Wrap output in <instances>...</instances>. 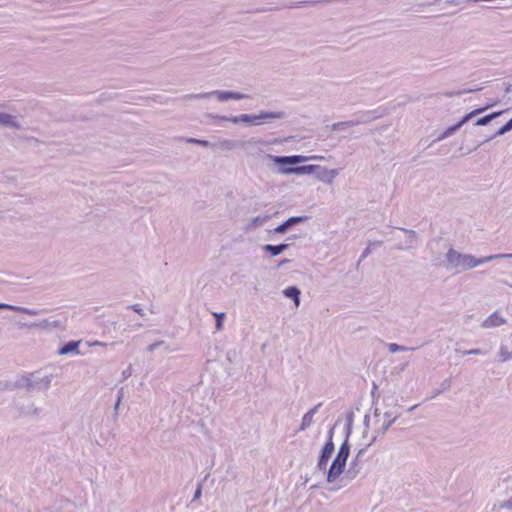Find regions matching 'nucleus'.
I'll return each instance as SVG.
<instances>
[{"label": "nucleus", "instance_id": "a878e982", "mask_svg": "<svg viewBox=\"0 0 512 512\" xmlns=\"http://www.w3.org/2000/svg\"><path fill=\"white\" fill-rule=\"evenodd\" d=\"M15 388H26L28 391H31V374L27 376H22L16 380L14 384Z\"/></svg>", "mask_w": 512, "mask_h": 512}, {"label": "nucleus", "instance_id": "f03ea898", "mask_svg": "<svg viewBox=\"0 0 512 512\" xmlns=\"http://www.w3.org/2000/svg\"><path fill=\"white\" fill-rule=\"evenodd\" d=\"M491 261H493V257L490 255L477 258L471 254L460 253L453 248H450L446 253L447 269L466 271Z\"/></svg>", "mask_w": 512, "mask_h": 512}, {"label": "nucleus", "instance_id": "a18cd8bd", "mask_svg": "<svg viewBox=\"0 0 512 512\" xmlns=\"http://www.w3.org/2000/svg\"><path fill=\"white\" fill-rule=\"evenodd\" d=\"M395 402H396V400L393 397L384 398V403L386 406H391V405L397 406V404Z\"/></svg>", "mask_w": 512, "mask_h": 512}, {"label": "nucleus", "instance_id": "5fc2aeb1", "mask_svg": "<svg viewBox=\"0 0 512 512\" xmlns=\"http://www.w3.org/2000/svg\"><path fill=\"white\" fill-rule=\"evenodd\" d=\"M442 393V391L440 389L436 390L433 392V395L431 396V398H435L437 397L438 395H440Z\"/></svg>", "mask_w": 512, "mask_h": 512}, {"label": "nucleus", "instance_id": "ddd939ff", "mask_svg": "<svg viewBox=\"0 0 512 512\" xmlns=\"http://www.w3.org/2000/svg\"><path fill=\"white\" fill-rule=\"evenodd\" d=\"M322 406V403H318L316 406H314L312 409H310L308 412H306L301 421V425L299 427L300 431L306 430L308 427H310L313 423V416L317 413L319 408Z\"/></svg>", "mask_w": 512, "mask_h": 512}, {"label": "nucleus", "instance_id": "2eb2a0df", "mask_svg": "<svg viewBox=\"0 0 512 512\" xmlns=\"http://www.w3.org/2000/svg\"><path fill=\"white\" fill-rule=\"evenodd\" d=\"M287 114L284 111H260L258 114V121H271L274 119H284Z\"/></svg>", "mask_w": 512, "mask_h": 512}, {"label": "nucleus", "instance_id": "ea45409f", "mask_svg": "<svg viewBox=\"0 0 512 512\" xmlns=\"http://www.w3.org/2000/svg\"><path fill=\"white\" fill-rule=\"evenodd\" d=\"M245 98H247V95L240 92L231 91V100H242Z\"/></svg>", "mask_w": 512, "mask_h": 512}, {"label": "nucleus", "instance_id": "f704fd0d", "mask_svg": "<svg viewBox=\"0 0 512 512\" xmlns=\"http://www.w3.org/2000/svg\"><path fill=\"white\" fill-rule=\"evenodd\" d=\"M39 326L43 327V328H48V327L58 328V327H61V322L59 320L50 321L48 319H45L40 322Z\"/></svg>", "mask_w": 512, "mask_h": 512}, {"label": "nucleus", "instance_id": "aec40b11", "mask_svg": "<svg viewBox=\"0 0 512 512\" xmlns=\"http://www.w3.org/2000/svg\"><path fill=\"white\" fill-rule=\"evenodd\" d=\"M271 218V215L264 214V215H258L254 218H252L249 223L246 225V230L251 231L258 227L263 226L269 219Z\"/></svg>", "mask_w": 512, "mask_h": 512}, {"label": "nucleus", "instance_id": "2f4dec72", "mask_svg": "<svg viewBox=\"0 0 512 512\" xmlns=\"http://www.w3.org/2000/svg\"><path fill=\"white\" fill-rule=\"evenodd\" d=\"M321 2L322 1H320V0L300 1V2L293 3V4L289 5L288 7L289 8H301V7H306V6H313V5H316Z\"/></svg>", "mask_w": 512, "mask_h": 512}, {"label": "nucleus", "instance_id": "09e8293b", "mask_svg": "<svg viewBox=\"0 0 512 512\" xmlns=\"http://www.w3.org/2000/svg\"><path fill=\"white\" fill-rule=\"evenodd\" d=\"M369 421H370V416L369 415H365L364 417V420H363V424L366 428L369 427Z\"/></svg>", "mask_w": 512, "mask_h": 512}, {"label": "nucleus", "instance_id": "7c9ffc66", "mask_svg": "<svg viewBox=\"0 0 512 512\" xmlns=\"http://www.w3.org/2000/svg\"><path fill=\"white\" fill-rule=\"evenodd\" d=\"M213 316L215 317V328L217 331H220L223 329V323L225 319V313L223 312H215L213 313Z\"/></svg>", "mask_w": 512, "mask_h": 512}, {"label": "nucleus", "instance_id": "79ce46f5", "mask_svg": "<svg viewBox=\"0 0 512 512\" xmlns=\"http://www.w3.org/2000/svg\"><path fill=\"white\" fill-rule=\"evenodd\" d=\"M372 252V247L368 244V246L363 250L362 254L360 255L359 262L364 260L370 253Z\"/></svg>", "mask_w": 512, "mask_h": 512}, {"label": "nucleus", "instance_id": "864d4df0", "mask_svg": "<svg viewBox=\"0 0 512 512\" xmlns=\"http://www.w3.org/2000/svg\"><path fill=\"white\" fill-rule=\"evenodd\" d=\"M505 85H506V86H505V92H506V93L511 92V91H512V84L507 83V84H505Z\"/></svg>", "mask_w": 512, "mask_h": 512}, {"label": "nucleus", "instance_id": "4be33fe9", "mask_svg": "<svg viewBox=\"0 0 512 512\" xmlns=\"http://www.w3.org/2000/svg\"><path fill=\"white\" fill-rule=\"evenodd\" d=\"M283 295L286 298H289L294 301L296 306H299L300 304V295L301 291L296 286H288L283 290Z\"/></svg>", "mask_w": 512, "mask_h": 512}, {"label": "nucleus", "instance_id": "b1692460", "mask_svg": "<svg viewBox=\"0 0 512 512\" xmlns=\"http://www.w3.org/2000/svg\"><path fill=\"white\" fill-rule=\"evenodd\" d=\"M502 113H503V111H496V112H492L490 114H487V115H485L483 117H480V118H478L476 120L475 125H477V126L488 125L492 120H494L497 117H499Z\"/></svg>", "mask_w": 512, "mask_h": 512}, {"label": "nucleus", "instance_id": "a211bd4d", "mask_svg": "<svg viewBox=\"0 0 512 512\" xmlns=\"http://www.w3.org/2000/svg\"><path fill=\"white\" fill-rule=\"evenodd\" d=\"M407 234V239L405 240L404 244H400L397 246V249L399 250H405V249H411L415 246V243L417 241V234L414 230H408V229H401Z\"/></svg>", "mask_w": 512, "mask_h": 512}, {"label": "nucleus", "instance_id": "c85d7f7f", "mask_svg": "<svg viewBox=\"0 0 512 512\" xmlns=\"http://www.w3.org/2000/svg\"><path fill=\"white\" fill-rule=\"evenodd\" d=\"M511 359H512V352H510L505 345H501L500 350H499V361L506 362Z\"/></svg>", "mask_w": 512, "mask_h": 512}, {"label": "nucleus", "instance_id": "473e14b6", "mask_svg": "<svg viewBox=\"0 0 512 512\" xmlns=\"http://www.w3.org/2000/svg\"><path fill=\"white\" fill-rule=\"evenodd\" d=\"M388 350L391 353H396V352H404V351H408V350H414V348H408V347L399 345L397 343H390V344H388Z\"/></svg>", "mask_w": 512, "mask_h": 512}, {"label": "nucleus", "instance_id": "13d9d810", "mask_svg": "<svg viewBox=\"0 0 512 512\" xmlns=\"http://www.w3.org/2000/svg\"><path fill=\"white\" fill-rule=\"evenodd\" d=\"M380 415V410L378 408H375L374 410V416H379Z\"/></svg>", "mask_w": 512, "mask_h": 512}, {"label": "nucleus", "instance_id": "e433bc0d", "mask_svg": "<svg viewBox=\"0 0 512 512\" xmlns=\"http://www.w3.org/2000/svg\"><path fill=\"white\" fill-rule=\"evenodd\" d=\"M187 142L188 143H194V144H198L200 146H203V147H209V148H212V142L208 141V140H204V139H197V138H188L187 139Z\"/></svg>", "mask_w": 512, "mask_h": 512}, {"label": "nucleus", "instance_id": "20e7f679", "mask_svg": "<svg viewBox=\"0 0 512 512\" xmlns=\"http://www.w3.org/2000/svg\"><path fill=\"white\" fill-rule=\"evenodd\" d=\"M487 107H484V108H477L469 113H467L466 115H464L457 123H455L454 125L452 126H449L447 127L437 138V140H443V139H446L450 136H452L453 134H455L463 125H465L466 123H468L472 118H474L476 115L482 113L483 111H485Z\"/></svg>", "mask_w": 512, "mask_h": 512}, {"label": "nucleus", "instance_id": "052dcab7", "mask_svg": "<svg viewBox=\"0 0 512 512\" xmlns=\"http://www.w3.org/2000/svg\"><path fill=\"white\" fill-rule=\"evenodd\" d=\"M376 438H377V435H375V436L372 438V440L370 441V443H368L367 447H369L370 445H372V443H373V442H375Z\"/></svg>", "mask_w": 512, "mask_h": 512}, {"label": "nucleus", "instance_id": "0eeeda50", "mask_svg": "<svg viewBox=\"0 0 512 512\" xmlns=\"http://www.w3.org/2000/svg\"><path fill=\"white\" fill-rule=\"evenodd\" d=\"M213 96L216 97L218 99V101L225 102V101L231 100V91L214 90L211 92L191 94V95H188L187 98L204 99V98H210Z\"/></svg>", "mask_w": 512, "mask_h": 512}, {"label": "nucleus", "instance_id": "9d476101", "mask_svg": "<svg viewBox=\"0 0 512 512\" xmlns=\"http://www.w3.org/2000/svg\"><path fill=\"white\" fill-rule=\"evenodd\" d=\"M338 174V169H327L320 165H317V169L315 170L316 178L327 184H331Z\"/></svg>", "mask_w": 512, "mask_h": 512}, {"label": "nucleus", "instance_id": "39448f33", "mask_svg": "<svg viewBox=\"0 0 512 512\" xmlns=\"http://www.w3.org/2000/svg\"><path fill=\"white\" fill-rule=\"evenodd\" d=\"M335 445L333 441H326L324 446L320 451V455L318 457L316 468L319 471H326L328 462L334 452Z\"/></svg>", "mask_w": 512, "mask_h": 512}, {"label": "nucleus", "instance_id": "6e6d98bb", "mask_svg": "<svg viewBox=\"0 0 512 512\" xmlns=\"http://www.w3.org/2000/svg\"><path fill=\"white\" fill-rule=\"evenodd\" d=\"M478 89H465L462 91V93H470V92H474V91H477ZM458 94H461V92H459Z\"/></svg>", "mask_w": 512, "mask_h": 512}, {"label": "nucleus", "instance_id": "c03bdc74", "mask_svg": "<svg viewBox=\"0 0 512 512\" xmlns=\"http://www.w3.org/2000/svg\"><path fill=\"white\" fill-rule=\"evenodd\" d=\"M132 375V366L129 365L126 369L123 370L122 376L124 379L129 378Z\"/></svg>", "mask_w": 512, "mask_h": 512}, {"label": "nucleus", "instance_id": "423d86ee", "mask_svg": "<svg viewBox=\"0 0 512 512\" xmlns=\"http://www.w3.org/2000/svg\"><path fill=\"white\" fill-rule=\"evenodd\" d=\"M401 416L398 410L389 409L384 413V422L375 432L377 435H384L395 421Z\"/></svg>", "mask_w": 512, "mask_h": 512}, {"label": "nucleus", "instance_id": "a19ab883", "mask_svg": "<svg viewBox=\"0 0 512 512\" xmlns=\"http://www.w3.org/2000/svg\"><path fill=\"white\" fill-rule=\"evenodd\" d=\"M451 387V380L450 379H445L444 381H442V383L440 384V390L442 391V393L444 391H447L449 390Z\"/></svg>", "mask_w": 512, "mask_h": 512}, {"label": "nucleus", "instance_id": "4c0bfd02", "mask_svg": "<svg viewBox=\"0 0 512 512\" xmlns=\"http://www.w3.org/2000/svg\"><path fill=\"white\" fill-rule=\"evenodd\" d=\"M462 353L464 355H486L488 353V351L476 348V349L465 350Z\"/></svg>", "mask_w": 512, "mask_h": 512}, {"label": "nucleus", "instance_id": "6e6552de", "mask_svg": "<svg viewBox=\"0 0 512 512\" xmlns=\"http://www.w3.org/2000/svg\"><path fill=\"white\" fill-rule=\"evenodd\" d=\"M308 220V216H292L274 228L273 232L277 234H285L292 227Z\"/></svg>", "mask_w": 512, "mask_h": 512}, {"label": "nucleus", "instance_id": "c9c22d12", "mask_svg": "<svg viewBox=\"0 0 512 512\" xmlns=\"http://www.w3.org/2000/svg\"><path fill=\"white\" fill-rule=\"evenodd\" d=\"M159 347H164V349L166 351H169V348H168L167 344L165 343V341H162V340L156 341V342L148 345L146 349H147L148 352H153L154 350H156Z\"/></svg>", "mask_w": 512, "mask_h": 512}, {"label": "nucleus", "instance_id": "f257e3e1", "mask_svg": "<svg viewBox=\"0 0 512 512\" xmlns=\"http://www.w3.org/2000/svg\"><path fill=\"white\" fill-rule=\"evenodd\" d=\"M267 158H269L273 163L279 166V173L284 175H307L315 173L317 169V165L308 164V165H300L295 166L299 163L306 162L308 160H322L323 156H304V155H289V156H275L271 154H267Z\"/></svg>", "mask_w": 512, "mask_h": 512}, {"label": "nucleus", "instance_id": "680f3d73", "mask_svg": "<svg viewBox=\"0 0 512 512\" xmlns=\"http://www.w3.org/2000/svg\"><path fill=\"white\" fill-rule=\"evenodd\" d=\"M374 393H376V390H374V389H373V390H372V393H371V394H372V397H374Z\"/></svg>", "mask_w": 512, "mask_h": 512}, {"label": "nucleus", "instance_id": "8fccbe9b", "mask_svg": "<svg viewBox=\"0 0 512 512\" xmlns=\"http://www.w3.org/2000/svg\"><path fill=\"white\" fill-rule=\"evenodd\" d=\"M122 397H123V388L119 389V391L117 393V401L121 402Z\"/></svg>", "mask_w": 512, "mask_h": 512}, {"label": "nucleus", "instance_id": "dca6fc26", "mask_svg": "<svg viewBox=\"0 0 512 512\" xmlns=\"http://www.w3.org/2000/svg\"><path fill=\"white\" fill-rule=\"evenodd\" d=\"M289 246H290V244H288V243H280L277 245L266 244L262 247V249L266 253H268L271 257H276V256L280 255L281 253H283L285 250H287Z\"/></svg>", "mask_w": 512, "mask_h": 512}, {"label": "nucleus", "instance_id": "c756f323", "mask_svg": "<svg viewBox=\"0 0 512 512\" xmlns=\"http://www.w3.org/2000/svg\"><path fill=\"white\" fill-rule=\"evenodd\" d=\"M353 126H354V123L352 122V120L336 122L331 125V130L339 131V130L346 129V128L353 127Z\"/></svg>", "mask_w": 512, "mask_h": 512}, {"label": "nucleus", "instance_id": "cd10ccee", "mask_svg": "<svg viewBox=\"0 0 512 512\" xmlns=\"http://www.w3.org/2000/svg\"><path fill=\"white\" fill-rule=\"evenodd\" d=\"M512 130V118L510 120H508L503 126H501L496 132L495 134L486 139L485 141H489L491 139H493L494 137H497V136H502L504 134H506L507 132L511 131Z\"/></svg>", "mask_w": 512, "mask_h": 512}, {"label": "nucleus", "instance_id": "7ed1b4c3", "mask_svg": "<svg viewBox=\"0 0 512 512\" xmlns=\"http://www.w3.org/2000/svg\"><path fill=\"white\" fill-rule=\"evenodd\" d=\"M351 434V423L347 424L346 436L342 444L340 445L336 457L333 459L329 469L327 470V482H335L339 476L344 472L347 459L350 455V444L349 436Z\"/></svg>", "mask_w": 512, "mask_h": 512}, {"label": "nucleus", "instance_id": "6ab92c4d", "mask_svg": "<svg viewBox=\"0 0 512 512\" xmlns=\"http://www.w3.org/2000/svg\"><path fill=\"white\" fill-rule=\"evenodd\" d=\"M0 310H11V311H16V312L24 313V314H27V315H30V316H35V315L39 314L38 310H34V309L26 308V307H21V306H14V305H11V304H6V303H0Z\"/></svg>", "mask_w": 512, "mask_h": 512}, {"label": "nucleus", "instance_id": "49530a36", "mask_svg": "<svg viewBox=\"0 0 512 512\" xmlns=\"http://www.w3.org/2000/svg\"><path fill=\"white\" fill-rule=\"evenodd\" d=\"M201 493H202V486H201V484H199L194 492L193 500L200 498Z\"/></svg>", "mask_w": 512, "mask_h": 512}, {"label": "nucleus", "instance_id": "4d7b16f0", "mask_svg": "<svg viewBox=\"0 0 512 512\" xmlns=\"http://www.w3.org/2000/svg\"><path fill=\"white\" fill-rule=\"evenodd\" d=\"M119 405H120V402L116 401L115 406H114V410L116 413L118 411Z\"/></svg>", "mask_w": 512, "mask_h": 512}, {"label": "nucleus", "instance_id": "1a4fd4ad", "mask_svg": "<svg viewBox=\"0 0 512 512\" xmlns=\"http://www.w3.org/2000/svg\"><path fill=\"white\" fill-rule=\"evenodd\" d=\"M52 376L40 377L37 374H31V391H46L50 388Z\"/></svg>", "mask_w": 512, "mask_h": 512}, {"label": "nucleus", "instance_id": "72a5a7b5", "mask_svg": "<svg viewBox=\"0 0 512 512\" xmlns=\"http://www.w3.org/2000/svg\"><path fill=\"white\" fill-rule=\"evenodd\" d=\"M208 118L211 119L214 124H220L223 121L229 122V119L231 118V116H222V115L210 113V114H208Z\"/></svg>", "mask_w": 512, "mask_h": 512}, {"label": "nucleus", "instance_id": "393cba45", "mask_svg": "<svg viewBox=\"0 0 512 512\" xmlns=\"http://www.w3.org/2000/svg\"><path fill=\"white\" fill-rule=\"evenodd\" d=\"M366 448H362L358 451L356 457L352 460L350 463V468L348 470V475L351 478H354L358 474V470L356 469V466L358 465V459L365 453Z\"/></svg>", "mask_w": 512, "mask_h": 512}, {"label": "nucleus", "instance_id": "f8f14e48", "mask_svg": "<svg viewBox=\"0 0 512 512\" xmlns=\"http://www.w3.org/2000/svg\"><path fill=\"white\" fill-rule=\"evenodd\" d=\"M229 122L233 124H239V123H246L251 125H261L262 122L258 121V114L257 115H251V114H241L238 116H231L229 119Z\"/></svg>", "mask_w": 512, "mask_h": 512}, {"label": "nucleus", "instance_id": "4468645a", "mask_svg": "<svg viewBox=\"0 0 512 512\" xmlns=\"http://www.w3.org/2000/svg\"><path fill=\"white\" fill-rule=\"evenodd\" d=\"M378 117L379 115H377L375 111H365L357 114L355 118L352 119V122L354 123V126H356L360 124L369 123L377 119Z\"/></svg>", "mask_w": 512, "mask_h": 512}, {"label": "nucleus", "instance_id": "de8ad7c7", "mask_svg": "<svg viewBox=\"0 0 512 512\" xmlns=\"http://www.w3.org/2000/svg\"><path fill=\"white\" fill-rule=\"evenodd\" d=\"M502 508L512 509V497L501 504Z\"/></svg>", "mask_w": 512, "mask_h": 512}, {"label": "nucleus", "instance_id": "bb28decb", "mask_svg": "<svg viewBox=\"0 0 512 512\" xmlns=\"http://www.w3.org/2000/svg\"><path fill=\"white\" fill-rule=\"evenodd\" d=\"M18 409L21 415H38L41 411V409L35 407L33 403H30L27 407L21 406Z\"/></svg>", "mask_w": 512, "mask_h": 512}, {"label": "nucleus", "instance_id": "f3484780", "mask_svg": "<svg viewBox=\"0 0 512 512\" xmlns=\"http://www.w3.org/2000/svg\"><path fill=\"white\" fill-rule=\"evenodd\" d=\"M505 323L506 320L503 317H501L498 312H494L484 320V322L482 323V327L493 328L501 326Z\"/></svg>", "mask_w": 512, "mask_h": 512}, {"label": "nucleus", "instance_id": "603ef678", "mask_svg": "<svg viewBox=\"0 0 512 512\" xmlns=\"http://www.w3.org/2000/svg\"><path fill=\"white\" fill-rule=\"evenodd\" d=\"M369 245L371 247L381 246L382 242L381 241L369 242Z\"/></svg>", "mask_w": 512, "mask_h": 512}, {"label": "nucleus", "instance_id": "58836bf2", "mask_svg": "<svg viewBox=\"0 0 512 512\" xmlns=\"http://www.w3.org/2000/svg\"><path fill=\"white\" fill-rule=\"evenodd\" d=\"M128 309L133 310L134 312H136L140 316H144L145 315L144 310L142 309L141 305H139V304H133L131 306H128Z\"/></svg>", "mask_w": 512, "mask_h": 512}, {"label": "nucleus", "instance_id": "5701e85b", "mask_svg": "<svg viewBox=\"0 0 512 512\" xmlns=\"http://www.w3.org/2000/svg\"><path fill=\"white\" fill-rule=\"evenodd\" d=\"M0 125L16 129L20 128L16 118L5 112H0Z\"/></svg>", "mask_w": 512, "mask_h": 512}, {"label": "nucleus", "instance_id": "37998d69", "mask_svg": "<svg viewBox=\"0 0 512 512\" xmlns=\"http://www.w3.org/2000/svg\"><path fill=\"white\" fill-rule=\"evenodd\" d=\"M490 256L493 257V260L502 259V258L512 259V253H508V254H494V255H490Z\"/></svg>", "mask_w": 512, "mask_h": 512}, {"label": "nucleus", "instance_id": "3c124183", "mask_svg": "<svg viewBox=\"0 0 512 512\" xmlns=\"http://www.w3.org/2000/svg\"><path fill=\"white\" fill-rule=\"evenodd\" d=\"M333 434H334V432H333V428H331V429L328 431L327 441H330V439H331V441H333Z\"/></svg>", "mask_w": 512, "mask_h": 512}, {"label": "nucleus", "instance_id": "bf43d9fd", "mask_svg": "<svg viewBox=\"0 0 512 512\" xmlns=\"http://www.w3.org/2000/svg\"><path fill=\"white\" fill-rule=\"evenodd\" d=\"M93 345L103 346V345H105V344H104L103 342L95 341V342L93 343Z\"/></svg>", "mask_w": 512, "mask_h": 512}, {"label": "nucleus", "instance_id": "412c9836", "mask_svg": "<svg viewBox=\"0 0 512 512\" xmlns=\"http://www.w3.org/2000/svg\"><path fill=\"white\" fill-rule=\"evenodd\" d=\"M79 345H80V341H68L66 343H64L60 348H59V351L58 353L60 355H67V354H70V353H76L78 354L79 353Z\"/></svg>", "mask_w": 512, "mask_h": 512}, {"label": "nucleus", "instance_id": "9b49d317", "mask_svg": "<svg viewBox=\"0 0 512 512\" xmlns=\"http://www.w3.org/2000/svg\"><path fill=\"white\" fill-rule=\"evenodd\" d=\"M246 142L231 140V139H220L219 141L212 144V149H219L222 151H230L237 147H243Z\"/></svg>", "mask_w": 512, "mask_h": 512}]
</instances>
